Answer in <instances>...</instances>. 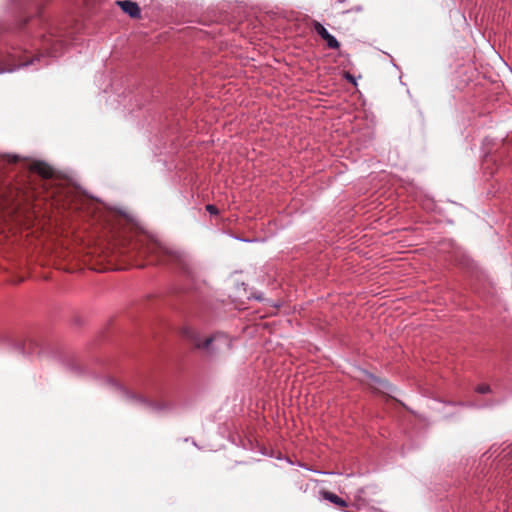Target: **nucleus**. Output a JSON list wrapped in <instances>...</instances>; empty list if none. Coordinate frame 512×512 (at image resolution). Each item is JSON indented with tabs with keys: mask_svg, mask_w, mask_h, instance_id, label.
<instances>
[{
	"mask_svg": "<svg viewBox=\"0 0 512 512\" xmlns=\"http://www.w3.org/2000/svg\"><path fill=\"white\" fill-rule=\"evenodd\" d=\"M121 9L132 18H139L141 11L137 3L130 0L117 1Z\"/></svg>",
	"mask_w": 512,
	"mask_h": 512,
	"instance_id": "6",
	"label": "nucleus"
},
{
	"mask_svg": "<svg viewBox=\"0 0 512 512\" xmlns=\"http://www.w3.org/2000/svg\"><path fill=\"white\" fill-rule=\"evenodd\" d=\"M313 28L315 32L326 41L330 49H338L340 44L334 36H332L326 28L319 22H314Z\"/></svg>",
	"mask_w": 512,
	"mask_h": 512,
	"instance_id": "4",
	"label": "nucleus"
},
{
	"mask_svg": "<svg viewBox=\"0 0 512 512\" xmlns=\"http://www.w3.org/2000/svg\"><path fill=\"white\" fill-rule=\"evenodd\" d=\"M183 335L196 349L201 350L205 355L210 357L226 354L231 349V340L223 333H217L210 337L203 338L193 329L185 328Z\"/></svg>",
	"mask_w": 512,
	"mask_h": 512,
	"instance_id": "1",
	"label": "nucleus"
},
{
	"mask_svg": "<svg viewBox=\"0 0 512 512\" xmlns=\"http://www.w3.org/2000/svg\"><path fill=\"white\" fill-rule=\"evenodd\" d=\"M377 384H378L377 389L381 392L393 390L391 384L386 380L379 379V380H377Z\"/></svg>",
	"mask_w": 512,
	"mask_h": 512,
	"instance_id": "8",
	"label": "nucleus"
},
{
	"mask_svg": "<svg viewBox=\"0 0 512 512\" xmlns=\"http://www.w3.org/2000/svg\"><path fill=\"white\" fill-rule=\"evenodd\" d=\"M476 391L480 394H485L490 392V387L487 384H480L476 387Z\"/></svg>",
	"mask_w": 512,
	"mask_h": 512,
	"instance_id": "10",
	"label": "nucleus"
},
{
	"mask_svg": "<svg viewBox=\"0 0 512 512\" xmlns=\"http://www.w3.org/2000/svg\"><path fill=\"white\" fill-rule=\"evenodd\" d=\"M320 494L325 500L330 501L331 503L335 504L340 508H345L348 506L347 502L344 499L340 498L339 496L330 491L322 490Z\"/></svg>",
	"mask_w": 512,
	"mask_h": 512,
	"instance_id": "7",
	"label": "nucleus"
},
{
	"mask_svg": "<svg viewBox=\"0 0 512 512\" xmlns=\"http://www.w3.org/2000/svg\"><path fill=\"white\" fill-rule=\"evenodd\" d=\"M347 0H335L333 3V7L338 10V12L345 13L350 11V9L342 8L340 5L346 2Z\"/></svg>",
	"mask_w": 512,
	"mask_h": 512,
	"instance_id": "9",
	"label": "nucleus"
},
{
	"mask_svg": "<svg viewBox=\"0 0 512 512\" xmlns=\"http://www.w3.org/2000/svg\"><path fill=\"white\" fill-rule=\"evenodd\" d=\"M30 169L45 179L52 178L54 174L52 167L41 161L34 162Z\"/></svg>",
	"mask_w": 512,
	"mask_h": 512,
	"instance_id": "5",
	"label": "nucleus"
},
{
	"mask_svg": "<svg viewBox=\"0 0 512 512\" xmlns=\"http://www.w3.org/2000/svg\"><path fill=\"white\" fill-rule=\"evenodd\" d=\"M206 210L212 214V215H217L219 213V210L218 208L215 206V205H212V204H208L206 206Z\"/></svg>",
	"mask_w": 512,
	"mask_h": 512,
	"instance_id": "11",
	"label": "nucleus"
},
{
	"mask_svg": "<svg viewBox=\"0 0 512 512\" xmlns=\"http://www.w3.org/2000/svg\"><path fill=\"white\" fill-rule=\"evenodd\" d=\"M30 62L21 57L18 50H13V52L8 51H0V73L2 72H11L15 68L20 66H26Z\"/></svg>",
	"mask_w": 512,
	"mask_h": 512,
	"instance_id": "3",
	"label": "nucleus"
},
{
	"mask_svg": "<svg viewBox=\"0 0 512 512\" xmlns=\"http://www.w3.org/2000/svg\"><path fill=\"white\" fill-rule=\"evenodd\" d=\"M128 253L129 252L126 249H124V248L119 250V254L120 255H125V254H128Z\"/></svg>",
	"mask_w": 512,
	"mask_h": 512,
	"instance_id": "12",
	"label": "nucleus"
},
{
	"mask_svg": "<svg viewBox=\"0 0 512 512\" xmlns=\"http://www.w3.org/2000/svg\"><path fill=\"white\" fill-rule=\"evenodd\" d=\"M134 249H137L139 256L151 258L150 263L171 262L180 264L183 262V254L181 252L170 249L153 240L135 243Z\"/></svg>",
	"mask_w": 512,
	"mask_h": 512,
	"instance_id": "2",
	"label": "nucleus"
}]
</instances>
